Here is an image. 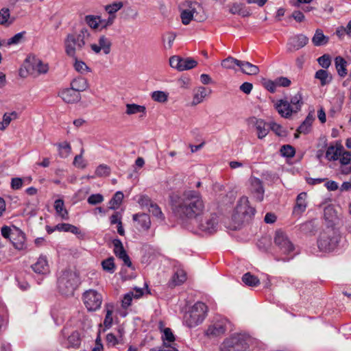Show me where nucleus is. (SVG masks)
I'll use <instances>...</instances> for the list:
<instances>
[{
  "label": "nucleus",
  "mask_w": 351,
  "mask_h": 351,
  "mask_svg": "<svg viewBox=\"0 0 351 351\" xmlns=\"http://www.w3.org/2000/svg\"><path fill=\"white\" fill-rule=\"evenodd\" d=\"M173 212L182 219H193L202 215L205 203L201 193L195 190L184 191L171 201Z\"/></svg>",
  "instance_id": "1"
},
{
  "label": "nucleus",
  "mask_w": 351,
  "mask_h": 351,
  "mask_svg": "<svg viewBox=\"0 0 351 351\" xmlns=\"http://www.w3.org/2000/svg\"><path fill=\"white\" fill-rule=\"evenodd\" d=\"M340 241L339 232L332 226L328 225L319 233L317 239V247L320 251L330 252L335 250Z\"/></svg>",
  "instance_id": "2"
},
{
  "label": "nucleus",
  "mask_w": 351,
  "mask_h": 351,
  "mask_svg": "<svg viewBox=\"0 0 351 351\" xmlns=\"http://www.w3.org/2000/svg\"><path fill=\"white\" fill-rule=\"evenodd\" d=\"M89 36L90 34L86 28L82 29L78 33L69 34L64 40L66 55L75 58L76 52L83 49Z\"/></svg>",
  "instance_id": "3"
},
{
  "label": "nucleus",
  "mask_w": 351,
  "mask_h": 351,
  "mask_svg": "<svg viewBox=\"0 0 351 351\" xmlns=\"http://www.w3.org/2000/svg\"><path fill=\"white\" fill-rule=\"evenodd\" d=\"M208 312V307L204 302H197L186 312L184 317V322L189 328H195L201 324L205 319Z\"/></svg>",
  "instance_id": "4"
},
{
  "label": "nucleus",
  "mask_w": 351,
  "mask_h": 351,
  "mask_svg": "<svg viewBox=\"0 0 351 351\" xmlns=\"http://www.w3.org/2000/svg\"><path fill=\"white\" fill-rule=\"evenodd\" d=\"M274 243L280 253L284 256L276 258L277 261H289L295 256V247L287 235L282 230H277L274 237Z\"/></svg>",
  "instance_id": "5"
},
{
  "label": "nucleus",
  "mask_w": 351,
  "mask_h": 351,
  "mask_svg": "<svg viewBox=\"0 0 351 351\" xmlns=\"http://www.w3.org/2000/svg\"><path fill=\"white\" fill-rule=\"evenodd\" d=\"M77 282V277L75 273L65 271L58 280V288L62 295L71 296L73 295Z\"/></svg>",
  "instance_id": "6"
},
{
  "label": "nucleus",
  "mask_w": 351,
  "mask_h": 351,
  "mask_svg": "<svg viewBox=\"0 0 351 351\" xmlns=\"http://www.w3.org/2000/svg\"><path fill=\"white\" fill-rule=\"evenodd\" d=\"M247 344L241 335H234L226 339L221 346V351H246Z\"/></svg>",
  "instance_id": "7"
},
{
  "label": "nucleus",
  "mask_w": 351,
  "mask_h": 351,
  "mask_svg": "<svg viewBox=\"0 0 351 351\" xmlns=\"http://www.w3.org/2000/svg\"><path fill=\"white\" fill-rule=\"evenodd\" d=\"M83 301L88 311H95L101 307L103 298L97 291L89 289L83 294Z\"/></svg>",
  "instance_id": "8"
},
{
  "label": "nucleus",
  "mask_w": 351,
  "mask_h": 351,
  "mask_svg": "<svg viewBox=\"0 0 351 351\" xmlns=\"http://www.w3.org/2000/svg\"><path fill=\"white\" fill-rule=\"evenodd\" d=\"M169 64L179 71L191 69L197 65V62L191 58H181L173 56L169 59Z\"/></svg>",
  "instance_id": "9"
},
{
  "label": "nucleus",
  "mask_w": 351,
  "mask_h": 351,
  "mask_svg": "<svg viewBox=\"0 0 351 351\" xmlns=\"http://www.w3.org/2000/svg\"><path fill=\"white\" fill-rule=\"evenodd\" d=\"M250 183V190L253 197L259 202H262L264 199L265 193L263 182L259 178L251 177Z\"/></svg>",
  "instance_id": "10"
},
{
  "label": "nucleus",
  "mask_w": 351,
  "mask_h": 351,
  "mask_svg": "<svg viewBox=\"0 0 351 351\" xmlns=\"http://www.w3.org/2000/svg\"><path fill=\"white\" fill-rule=\"evenodd\" d=\"M217 224V215L215 213H211L201 219L199 228L203 232L213 233L216 230Z\"/></svg>",
  "instance_id": "11"
},
{
  "label": "nucleus",
  "mask_w": 351,
  "mask_h": 351,
  "mask_svg": "<svg viewBox=\"0 0 351 351\" xmlns=\"http://www.w3.org/2000/svg\"><path fill=\"white\" fill-rule=\"evenodd\" d=\"M112 245L114 247L113 252L116 256L122 260L124 265L128 267H132V261L125 250L121 241L119 239H114L112 240Z\"/></svg>",
  "instance_id": "12"
},
{
  "label": "nucleus",
  "mask_w": 351,
  "mask_h": 351,
  "mask_svg": "<svg viewBox=\"0 0 351 351\" xmlns=\"http://www.w3.org/2000/svg\"><path fill=\"white\" fill-rule=\"evenodd\" d=\"M226 330V320L220 319L213 322L206 330L208 337H218L225 333Z\"/></svg>",
  "instance_id": "13"
},
{
  "label": "nucleus",
  "mask_w": 351,
  "mask_h": 351,
  "mask_svg": "<svg viewBox=\"0 0 351 351\" xmlns=\"http://www.w3.org/2000/svg\"><path fill=\"white\" fill-rule=\"evenodd\" d=\"M274 106L278 114L283 118L287 119L293 114H295L291 108V104L287 99L277 100Z\"/></svg>",
  "instance_id": "14"
},
{
  "label": "nucleus",
  "mask_w": 351,
  "mask_h": 351,
  "mask_svg": "<svg viewBox=\"0 0 351 351\" xmlns=\"http://www.w3.org/2000/svg\"><path fill=\"white\" fill-rule=\"evenodd\" d=\"M308 43V38L304 34L291 37L288 42V51H293L304 47Z\"/></svg>",
  "instance_id": "15"
},
{
  "label": "nucleus",
  "mask_w": 351,
  "mask_h": 351,
  "mask_svg": "<svg viewBox=\"0 0 351 351\" xmlns=\"http://www.w3.org/2000/svg\"><path fill=\"white\" fill-rule=\"evenodd\" d=\"M307 194L305 192L300 193L296 197L295 204L293 209V215L300 217L307 208Z\"/></svg>",
  "instance_id": "16"
},
{
  "label": "nucleus",
  "mask_w": 351,
  "mask_h": 351,
  "mask_svg": "<svg viewBox=\"0 0 351 351\" xmlns=\"http://www.w3.org/2000/svg\"><path fill=\"white\" fill-rule=\"evenodd\" d=\"M236 210L237 213H241L245 216L251 217L255 213V208L250 206L248 197L245 196L240 198Z\"/></svg>",
  "instance_id": "17"
},
{
  "label": "nucleus",
  "mask_w": 351,
  "mask_h": 351,
  "mask_svg": "<svg viewBox=\"0 0 351 351\" xmlns=\"http://www.w3.org/2000/svg\"><path fill=\"white\" fill-rule=\"evenodd\" d=\"M111 41L105 36L99 37L97 44H92L90 45L91 49L96 53H99L101 50L104 53L107 55L110 52Z\"/></svg>",
  "instance_id": "18"
},
{
  "label": "nucleus",
  "mask_w": 351,
  "mask_h": 351,
  "mask_svg": "<svg viewBox=\"0 0 351 351\" xmlns=\"http://www.w3.org/2000/svg\"><path fill=\"white\" fill-rule=\"evenodd\" d=\"M32 268L36 274H47L49 272V266L47 256L40 255L36 262L32 265Z\"/></svg>",
  "instance_id": "19"
},
{
  "label": "nucleus",
  "mask_w": 351,
  "mask_h": 351,
  "mask_svg": "<svg viewBox=\"0 0 351 351\" xmlns=\"http://www.w3.org/2000/svg\"><path fill=\"white\" fill-rule=\"evenodd\" d=\"M59 95L64 102L68 104L77 103L81 99L80 94L71 88L62 90Z\"/></svg>",
  "instance_id": "20"
},
{
  "label": "nucleus",
  "mask_w": 351,
  "mask_h": 351,
  "mask_svg": "<svg viewBox=\"0 0 351 351\" xmlns=\"http://www.w3.org/2000/svg\"><path fill=\"white\" fill-rule=\"evenodd\" d=\"M249 123L256 128L258 138L262 139L267 136L269 130L266 127L267 123L263 119L251 117Z\"/></svg>",
  "instance_id": "21"
},
{
  "label": "nucleus",
  "mask_w": 351,
  "mask_h": 351,
  "mask_svg": "<svg viewBox=\"0 0 351 351\" xmlns=\"http://www.w3.org/2000/svg\"><path fill=\"white\" fill-rule=\"evenodd\" d=\"M17 250H21L26 248V238L25 234L20 230L16 229L13 232L12 238L10 240Z\"/></svg>",
  "instance_id": "22"
},
{
  "label": "nucleus",
  "mask_w": 351,
  "mask_h": 351,
  "mask_svg": "<svg viewBox=\"0 0 351 351\" xmlns=\"http://www.w3.org/2000/svg\"><path fill=\"white\" fill-rule=\"evenodd\" d=\"M315 118L313 114H308L304 121L297 129L296 133H295V138H298L300 134H307L311 130V126Z\"/></svg>",
  "instance_id": "23"
},
{
  "label": "nucleus",
  "mask_w": 351,
  "mask_h": 351,
  "mask_svg": "<svg viewBox=\"0 0 351 351\" xmlns=\"http://www.w3.org/2000/svg\"><path fill=\"white\" fill-rule=\"evenodd\" d=\"M319 223L316 219L307 221L299 226V230L305 234H314L317 230Z\"/></svg>",
  "instance_id": "24"
},
{
  "label": "nucleus",
  "mask_w": 351,
  "mask_h": 351,
  "mask_svg": "<svg viewBox=\"0 0 351 351\" xmlns=\"http://www.w3.org/2000/svg\"><path fill=\"white\" fill-rule=\"evenodd\" d=\"M229 12L232 14H239L243 17L248 16L251 14L250 10L241 3H234L230 5Z\"/></svg>",
  "instance_id": "25"
},
{
  "label": "nucleus",
  "mask_w": 351,
  "mask_h": 351,
  "mask_svg": "<svg viewBox=\"0 0 351 351\" xmlns=\"http://www.w3.org/2000/svg\"><path fill=\"white\" fill-rule=\"evenodd\" d=\"M133 220L136 221L138 224L143 230H147L151 226L150 217L147 214L145 213H138L133 215Z\"/></svg>",
  "instance_id": "26"
},
{
  "label": "nucleus",
  "mask_w": 351,
  "mask_h": 351,
  "mask_svg": "<svg viewBox=\"0 0 351 351\" xmlns=\"http://www.w3.org/2000/svg\"><path fill=\"white\" fill-rule=\"evenodd\" d=\"M239 67L241 72L246 75H257L259 73V68L249 62L240 60Z\"/></svg>",
  "instance_id": "27"
},
{
  "label": "nucleus",
  "mask_w": 351,
  "mask_h": 351,
  "mask_svg": "<svg viewBox=\"0 0 351 351\" xmlns=\"http://www.w3.org/2000/svg\"><path fill=\"white\" fill-rule=\"evenodd\" d=\"M343 151V146L340 144L330 145L326 152V157L329 160H336L339 158Z\"/></svg>",
  "instance_id": "28"
},
{
  "label": "nucleus",
  "mask_w": 351,
  "mask_h": 351,
  "mask_svg": "<svg viewBox=\"0 0 351 351\" xmlns=\"http://www.w3.org/2000/svg\"><path fill=\"white\" fill-rule=\"evenodd\" d=\"M291 108L295 113H298L301 110L302 106L304 104L303 96L300 91L298 92L295 95L291 97L290 101Z\"/></svg>",
  "instance_id": "29"
},
{
  "label": "nucleus",
  "mask_w": 351,
  "mask_h": 351,
  "mask_svg": "<svg viewBox=\"0 0 351 351\" xmlns=\"http://www.w3.org/2000/svg\"><path fill=\"white\" fill-rule=\"evenodd\" d=\"M19 114L16 111L5 112L3 116V119L0 121V130L4 131L10 125L12 120L17 119Z\"/></svg>",
  "instance_id": "30"
},
{
  "label": "nucleus",
  "mask_w": 351,
  "mask_h": 351,
  "mask_svg": "<svg viewBox=\"0 0 351 351\" xmlns=\"http://www.w3.org/2000/svg\"><path fill=\"white\" fill-rule=\"evenodd\" d=\"M329 41V38L324 36L323 31L317 29L312 38V43L315 46H322L327 44Z\"/></svg>",
  "instance_id": "31"
},
{
  "label": "nucleus",
  "mask_w": 351,
  "mask_h": 351,
  "mask_svg": "<svg viewBox=\"0 0 351 351\" xmlns=\"http://www.w3.org/2000/svg\"><path fill=\"white\" fill-rule=\"evenodd\" d=\"M125 107V113L128 115L142 113L143 115L141 117H144L146 114V108L144 106H141L136 104H126Z\"/></svg>",
  "instance_id": "32"
},
{
  "label": "nucleus",
  "mask_w": 351,
  "mask_h": 351,
  "mask_svg": "<svg viewBox=\"0 0 351 351\" xmlns=\"http://www.w3.org/2000/svg\"><path fill=\"white\" fill-rule=\"evenodd\" d=\"M55 230L60 232H69L76 235L81 233V231L77 226L70 223H58L55 226Z\"/></svg>",
  "instance_id": "33"
},
{
  "label": "nucleus",
  "mask_w": 351,
  "mask_h": 351,
  "mask_svg": "<svg viewBox=\"0 0 351 351\" xmlns=\"http://www.w3.org/2000/svg\"><path fill=\"white\" fill-rule=\"evenodd\" d=\"M71 86L72 89L80 93V92L84 91L88 88V83L86 79L78 77L71 82Z\"/></svg>",
  "instance_id": "34"
},
{
  "label": "nucleus",
  "mask_w": 351,
  "mask_h": 351,
  "mask_svg": "<svg viewBox=\"0 0 351 351\" xmlns=\"http://www.w3.org/2000/svg\"><path fill=\"white\" fill-rule=\"evenodd\" d=\"M54 208L62 219L66 220L69 219L68 211L64 208V203L62 199H59L55 201Z\"/></svg>",
  "instance_id": "35"
},
{
  "label": "nucleus",
  "mask_w": 351,
  "mask_h": 351,
  "mask_svg": "<svg viewBox=\"0 0 351 351\" xmlns=\"http://www.w3.org/2000/svg\"><path fill=\"white\" fill-rule=\"evenodd\" d=\"M315 77L320 81L322 86L329 84L332 80V77L329 73L324 69L318 70L315 75Z\"/></svg>",
  "instance_id": "36"
},
{
  "label": "nucleus",
  "mask_w": 351,
  "mask_h": 351,
  "mask_svg": "<svg viewBox=\"0 0 351 351\" xmlns=\"http://www.w3.org/2000/svg\"><path fill=\"white\" fill-rule=\"evenodd\" d=\"M32 69L36 71L38 74H46L49 71V65L38 58H34Z\"/></svg>",
  "instance_id": "37"
},
{
  "label": "nucleus",
  "mask_w": 351,
  "mask_h": 351,
  "mask_svg": "<svg viewBox=\"0 0 351 351\" xmlns=\"http://www.w3.org/2000/svg\"><path fill=\"white\" fill-rule=\"evenodd\" d=\"M210 93V90L208 91L205 87H199L197 93L194 95L192 104L197 105L203 101L204 99Z\"/></svg>",
  "instance_id": "38"
},
{
  "label": "nucleus",
  "mask_w": 351,
  "mask_h": 351,
  "mask_svg": "<svg viewBox=\"0 0 351 351\" xmlns=\"http://www.w3.org/2000/svg\"><path fill=\"white\" fill-rule=\"evenodd\" d=\"M102 269L109 273L113 274L116 270V265L114 263V258L112 256L108 257L101 261Z\"/></svg>",
  "instance_id": "39"
},
{
  "label": "nucleus",
  "mask_w": 351,
  "mask_h": 351,
  "mask_svg": "<svg viewBox=\"0 0 351 351\" xmlns=\"http://www.w3.org/2000/svg\"><path fill=\"white\" fill-rule=\"evenodd\" d=\"M335 62L338 74L341 77H345L347 74L346 61L342 57L338 56L335 58Z\"/></svg>",
  "instance_id": "40"
},
{
  "label": "nucleus",
  "mask_w": 351,
  "mask_h": 351,
  "mask_svg": "<svg viewBox=\"0 0 351 351\" xmlns=\"http://www.w3.org/2000/svg\"><path fill=\"white\" fill-rule=\"evenodd\" d=\"M58 149V154L60 158H66L71 152V147L70 144L64 141L63 143L56 144Z\"/></svg>",
  "instance_id": "41"
},
{
  "label": "nucleus",
  "mask_w": 351,
  "mask_h": 351,
  "mask_svg": "<svg viewBox=\"0 0 351 351\" xmlns=\"http://www.w3.org/2000/svg\"><path fill=\"white\" fill-rule=\"evenodd\" d=\"M242 281L249 287H256L260 284L259 279L250 272L245 274L242 277Z\"/></svg>",
  "instance_id": "42"
},
{
  "label": "nucleus",
  "mask_w": 351,
  "mask_h": 351,
  "mask_svg": "<svg viewBox=\"0 0 351 351\" xmlns=\"http://www.w3.org/2000/svg\"><path fill=\"white\" fill-rule=\"evenodd\" d=\"M240 60L233 57L229 56L221 62V66L227 69H235L239 67Z\"/></svg>",
  "instance_id": "43"
},
{
  "label": "nucleus",
  "mask_w": 351,
  "mask_h": 351,
  "mask_svg": "<svg viewBox=\"0 0 351 351\" xmlns=\"http://www.w3.org/2000/svg\"><path fill=\"white\" fill-rule=\"evenodd\" d=\"M195 12V8L184 10L180 14L182 23L184 25H189L193 19V15Z\"/></svg>",
  "instance_id": "44"
},
{
  "label": "nucleus",
  "mask_w": 351,
  "mask_h": 351,
  "mask_svg": "<svg viewBox=\"0 0 351 351\" xmlns=\"http://www.w3.org/2000/svg\"><path fill=\"white\" fill-rule=\"evenodd\" d=\"M336 34L340 39H342L345 35H347L348 37L351 38V20L348 22L346 27H338L336 29Z\"/></svg>",
  "instance_id": "45"
},
{
  "label": "nucleus",
  "mask_w": 351,
  "mask_h": 351,
  "mask_svg": "<svg viewBox=\"0 0 351 351\" xmlns=\"http://www.w3.org/2000/svg\"><path fill=\"white\" fill-rule=\"evenodd\" d=\"M123 199V194L121 191H117L112 198L109 202L110 204V208L111 209H116L117 208L121 203L122 202V200Z\"/></svg>",
  "instance_id": "46"
},
{
  "label": "nucleus",
  "mask_w": 351,
  "mask_h": 351,
  "mask_svg": "<svg viewBox=\"0 0 351 351\" xmlns=\"http://www.w3.org/2000/svg\"><path fill=\"white\" fill-rule=\"evenodd\" d=\"M162 340L163 343H173L175 341V336L173 334V332L170 328H167L164 331L162 332Z\"/></svg>",
  "instance_id": "47"
},
{
  "label": "nucleus",
  "mask_w": 351,
  "mask_h": 351,
  "mask_svg": "<svg viewBox=\"0 0 351 351\" xmlns=\"http://www.w3.org/2000/svg\"><path fill=\"white\" fill-rule=\"evenodd\" d=\"M324 217L329 223L334 222L337 218V215L332 206H328L324 208Z\"/></svg>",
  "instance_id": "48"
},
{
  "label": "nucleus",
  "mask_w": 351,
  "mask_h": 351,
  "mask_svg": "<svg viewBox=\"0 0 351 351\" xmlns=\"http://www.w3.org/2000/svg\"><path fill=\"white\" fill-rule=\"evenodd\" d=\"M186 280V274L182 269H178L173 276L174 285H179Z\"/></svg>",
  "instance_id": "49"
},
{
  "label": "nucleus",
  "mask_w": 351,
  "mask_h": 351,
  "mask_svg": "<svg viewBox=\"0 0 351 351\" xmlns=\"http://www.w3.org/2000/svg\"><path fill=\"white\" fill-rule=\"evenodd\" d=\"M106 315L104 321V325L106 328H109L111 326L112 323V313H113V306L109 304L106 305Z\"/></svg>",
  "instance_id": "50"
},
{
  "label": "nucleus",
  "mask_w": 351,
  "mask_h": 351,
  "mask_svg": "<svg viewBox=\"0 0 351 351\" xmlns=\"http://www.w3.org/2000/svg\"><path fill=\"white\" fill-rule=\"evenodd\" d=\"M75 60V63L73 64V66L75 69L80 73H84L86 72H89L90 70L89 67L86 64L85 62H84L82 60H79L77 58V56H75V58H73Z\"/></svg>",
  "instance_id": "51"
},
{
  "label": "nucleus",
  "mask_w": 351,
  "mask_h": 351,
  "mask_svg": "<svg viewBox=\"0 0 351 351\" xmlns=\"http://www.w3.org/2000/svg\"><path fill=\"white\" fill-rule=\"evenodd\" d=\"M10 14L8 8H3L0 10V25H9L12 23L11 21H8Z\"/></svg>",
  "instance_id": "52"
},
{
  "label": "nucleus",
  "mask_w": 351,
  "mask_h": 351,
  "mask_svg": "<svg viewBox=\"0 0 351 351\" xmlns=\"http://www.w3.org/2000/svg\"><path fill=\"white\" fill-rule=\"evenodd\" d=\"M84 150L82 148L81 149L80 154L75 156L73 164L75 167L80 169H84L86 167V162L83 159V153Z\"/></svg>",
  "instance_id": "53"
},
{
  "label": "nucleus",
  "mask_w": 351,
  "mask_h": 351,
  "mask_svg": "<svg viewBox=\"0 0 351 351\" xmlns=\"http://www.w3.org/2000/svg\"><path fill=\"white\" fill-rule=\"evenodd\" d=\"M148 210L156 218L160 220H163L165 219L164 215L162 213L160 208L156 204L153 203L152 204H150Z\"/></svg>",
  "instance_id": "54"
},
{
  "label": "nucleus",
  "mask_w": 351,
  "mask_h": 351,
  "mask_svg": "<svg viewBox=\"0 0 351 351\" xmlns=\"http://www.w3.org/2000/svg\"><path fill=\"white\" fill-rule=\"evenodd\" d=\"M153 100L160 103H164L167 101L168 95L163 91H154L152 93Z\"/></svg>",
  "instance_id": "55"
},
{
  "label": "nucleus",
  "mask_w": 351,
  "mask_h": 351,
  "mask_svg": "<svg viewBox=\"0 0 351 351\" xmlns=\"http://www.w3.org/2000/svg\"><path fill=\"white\" fill-rule=\"evenodd\" d=\"M176 38V34L174 32H168L165 34L162 40L164 42H167V44H165V47L167 49H171L173 46V43Z\"/></svg>",
  "instance_id": "56"
},
{
  "label": "nucleus",
  "mask_w": 351,
  "mask_h": 351,
  "mask_svg": "<svg viewBox=\"0 0 351 351\" xmlns=\"http://www.w3.org/2000/svg\"><path fill=\"white\" fill-rule=\"evenodd\" d=\"M123 7V3L116 2L113 3L110 5H108L106 6V10L108 12L109 15L114 16V13H116L118 10H119Z\"/></svg>",
  "instance_id": "57"
},
{
  "label": "nucleus",
  "mask_w": 351,
  "mask_h": 351,
  "mask_svg": "<svg viewBox=\"0 0 351 351\" xmlns=\"http://www.w3.org/2000/svg\"><path fill=\"white\" fill-rule=\"evenodd\" d=\"M110 173V169L106 165H100L95 170V175L98 177L108 176Z\"/></svg>",
  "instance_id": "58"
},
{
  "label": "nucleus",
  "mask_w": 351,
  "mask_h": 351,
  "mask_svg": "<svg viewBox=\"0 0 351 351\" xmlns=\"http://www.w3.org/2000/svg\"><path fill=\"white\" fill-rule=\"evenodd\" d=\"M99 17H96L92 15H88L85 18L86 23L93 29H96L99 27Z\"/></svg>",
  "instance_id": "59"
},
{
  "label": "nucleus",
  "mask_w": 351,
  "mask_h": 351,
  "mask_svg": "<svg viewBox=\"0 0 351 351\" xmlns=\"http://www.w3.org/2000/svg\"><path fill=\"white\" fill-rule=\"evenodd\" d=\"M341 166L347 165L351 160V154L350 152L345 151L343 148L342 153L339 156V158Z\"/></svg>",
  "instance_id": "60"
},
{
  "label": "nucleus",
  "mask_w": 351,
  "mask_h": 351,
  "mask_svg": "<svg viewBox=\"0 0 351 351\" xmlns=\"http://www.w3.org/2000/svg\"><path fill=\"white\" fill-rule=\"evenodd\" d=\"M133 298H134L133 291H130L125 294L121 300V306L123 308H127L128 307H129L131 305Z\"/></svg>",
  "instance_id": "61"
},
{
  "label": "nucleus",
  "mask_w": 351,
  "mask_h": 351,
  "mask_svg": "<svg viewBox=\"0 0 351 351\" xmlns=\"http://www.w3.org/2000/svg\"><path fill=\"white\" fill-rule=\"evenodd\" d=\"M280 152L282 156L286 157H293L295 155L294 148L289 145H285L282 146L280 149Z\"/></svg>",
  "instance_id": "62"
},
{
  "label": "nucleus",
  "mask_w": 351,
  "mask_h": 351,
  "mask_svg": "<svg viewBox=\"0 0 351 351\" xmlns=\"http://www.w3.org/2000/svg\"><path fill=\"white\" fill-rule=\"evenodd\" d=\"M69 343L72 347H78L80 345V335L77 332H73L68 338Z\"/></svg>",
  "instance_id": "63"
},
{
  "label": "nucleus",
  "mask_w": 351,
  "mask_h": 351,
  "mask_svg": "<svg viewBox=\"0 0 351 351\" xmlns=\"http://www.w3.org/2000/svg\"><path fill=\"white\" fill-rule=\"evenodd\" d=\"M104 201V197L101 194H93L90 195L87 199L88 204L91 205H96L101 203Z\"/></svg>",
  "instance_id": "64"
}]
</instances>
